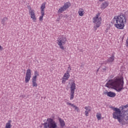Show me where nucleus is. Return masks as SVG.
<instances>
[{
    "label": "nucleus",
    "instance_id": "obj_31",
    "mask_svg": "<svg viewBox=\"0 0 128 128\" xmlns=\"http://www.w3.org/2000/svg\"><path fill=\"white\" fill-rule=\"evenodd\" d=\"M88 112H90L85 111V114H86V116H88Z\"/></svg>",
    "mask_w": 128,
    "mask_h": 128
},
{
    "label": "nucleus",
    "instance_id": "obj_14",
    "mask_svg": "<svg viewBox=\"0 0 128 128\" xmlns=\"http://www.w3.org/2000/svg\"><path fill=\"white\" fill-rule=\"evenodd\" d=\"M78 14L80 16H84V14H85L84 10L82 8H80L78 10Z\"/></svg>",
    "mask_w": 128,
    "mask_h": 128
},
{
    "label": "nucleus",
    "instance_id": "obj_10",
    "mask_svg": "<svg viewBox=\"0 0 128 128\" xmlns=\"http://www.w3.org/2000/svg\"><path fill=\"white\" fill-rule=\"evenodd\" d=\"M70 96H74V90H76V83L74 82H72L70 86Z\"/></svg>",
    "mask_w": 128,
    "mask_h": 128
},
{
    "label": "nucleus",
    "instance_id": "obj_5",
    "mask_svg": "<svg viewBox=\"0 0 128 128\" xmlns=\"http://www.w3.org/2000/svg\"><path fill=\"white\" fill-rule=\"evenodd\" d=\"M68 40L64 36H61L57 40V44L59 46L61 50H64V44H66Z\"/></svg>",
    "mask_w": 128,
    "mask_h": 128
},
{
    "label": "nucleus",
    "instance_id": "obj_29",
    "mask_svg": "<svg viewBox=\"0 0 128 128\" xmlns=\"http://www.w3.org/2000/svg\"><path fill=\"white\" fill-rule=\"evenodd\" d=\"M126 46L127 48H128V36L127 38V39L126 40Z\"/></svg>",
    "mask_w": 128,
    "mask_h": 128
},
{
    "label": "nucleus",
    "instance_id": "obj_27",
    "mask_svg": "<svg viewBox=\"0 0 128 128\" xmlns=\"http://www.w3.org/2000/svg\"><path fill=\"white\" fill-rule=\"evenodd\" d=\"M67 104H68V106H72V108L74 107V104H72V103H70L68 102L66 103Z\"/></svg>",
    "mask_w": 128,
    "mask_h": 128
},
{
    "label": "nucleus",
    "instance_id": "obj_32",
    "mask_svg": "<svg viewBox=\"0 0 128 128\" xmlns=\"http://www.w3.org/2000/svg\"><path fill=\"white\" fill-rule=\"evenodd\" d=\"M3 50L2 46L0 45V50Z\"/></svg>",
    "mask_w": 128,
    "mask_h": 128
},
{
    "label": "nucleus",
    "instance_id": "obj_9",
    "mask_svg": "<svg viewBox=\"0 0 128 128\" xmlns=\"http://www.w3.org/2000/svg\"><path fill=\"white\" fill-rule=\"evenodd\" d=\"M30 78H32V70L28 68L26 72V76L25 77V82L28 84L30 80Z\"/></svg>",
    "mask_w": 128,
    "mask_h": 128
},
{
    "label": "nucleus",
    "instance_id": "obj_21",
    "mask_svg": "<svg viewBox=\"0 0 128 128\" xmlns=\"http://www.w3.org/2000/svg\"><path fill=\"white\" fill-rule=\"evenodd\" d=\"M32 84L33 88H38V83H36V80H32Z\"/></svg>",
    "mask_w": 128,
    "mask_h": 128
},
{
    "label": "nucleus",
    "instance_id": "obj_23",
    "mask_svg": "<svg viewBox=\"0 0 128 128\" xmlns=\"http://www.w3.org/2000/svg\"><path fill=\"white\" fill-rule=\"evenodd\" d=\"M70 70H72V68L70 66H69L68 68L66 73L70 74Z\"/></svg>",
    "mask_w": 128,
    "mask_h": 128
},
{
    "label": "nucleus",
    "instance_id": "obj_1",
    "mask_svg": "<svg viewBox=\"0 0 128 128\" xmlns=\"http://www.w3.org/2000/svg\"><path fill=\"white\" fill-rule=\"evenodd\" d=\"M105 86L108 88H114L117 92H120L124 88V77L118 76L113 79H110L106 84Z\"/></svg>",
    "mask_w": 128,
    "mask_h": 128
},
{
    "label": "nucleus",
    "instance_id": "obj_24",
    "mask_svg": "<svg viewBox=\"0 0 128 128\" xmlns=\"http://www.w3.org/2000/svg\"><path fill=\"white\" fill-rule=\"evenodd\" d=\"M73 108H74L76 110V112H80V108H78V107L76 106V105H74L73 106Z\"/></svg>",
    "mask_w": 128,
    "mask_h": 128
},
{
    "label": "nucleus",
    "instance_id": "obj_20",
    "mask_svg": "<svg viewBox=\"0 0 128 128\" xmlns=\"http://www.w3.org/2000/svg\"><path fill=\"white\" fill-rule=\"evenodd\" d=\"M114 60V56H112L108 58L107 60L108 62H112Z\"/></svg>",
    "mask_w": 128,
    "mask_h": 128
},
{
    "label": "nucleus",
    "instance_id": "obj_12",
    "mask_svg": "<svg viewBox=\"0 0 128 128\" xmlns=\"http://www.w3.org/2000/svg\"><path fill=\"white\" fill-rule=\"evenodd\" d=\"M108 6V2H104L102 4L100 8L101 10H104L105 8H106Z\"/></svg>",
    "mask_w": 128,
    "mask_h": 128
},
{
    "label": "nucleus",
    "instance_id": "obj_6",
    "mask_svg": "<svg viewBox=\"0 0 128 128\" xmlns=\"http://www.w3.org/2000/svg\"><path fill=\"white\" fill-rule=\"evenodd\" d=\"M100 13H98L93 18V23L96 24V26L94 28L96 30V28H100V24H102V17H100Z\"/></svg>",
    "mask_w": 128,
    "mask_h": 128
},
{
    "label": "nucleus",
    "instance_id": "obj_7",
    "mask_svg": "<svg viewBox=\"0 0 128 128\" xmlns=\"http://www.w3.org/2000/svg\"><path fill=\"white\" fill-rule=\"evenodd\" d=\"M71 6L70 2H66L64 4V5L58 9V13L59 14H62L63 12H65L66 10L68 8H70Z\"/></svg>",
    "mask_w": 128,
    "mask_h": 128
},
{
    "label": "nucleus",
    "instance_id": "obj_11",
    "mask_svg": "<svg viewBox=\"0 0 128 128\" xmlns=\"http://www.w3.org/2000/svg\"><path fill=\"white\" fill-rule=\"evenodd\" d=\"M70 75L68 73L66 72L62 78V84H66V82L70 78Z\"/></svg>",
    "mask_w": 128,
    "mask_h": 128
},
{
    "label": "nucleus",
    "instance_id": "obj_15",
    "mask_svg": "<svg viewBox=\"0 0 128 128\" xmlns=\"http://www.w3.org/2000/svg\"><path fill=\"white\" fill-rule=\"evenodd\" d=\"M46 2H44L40 6V12H44V8H46Z\"/></svg>",
    "mask_w": 128,
    "mask_h": 128
},
{
    "label": "nucleus",
    "instance_id": "obj_8",
    "mask_svg": "<svg viewBox=\"0 0 128 128\" xmlns=\"http://www.w3.org/2000/svg\"><path fill=\"white\" fill-rule=\"evenodd\" d=\"M28 14H29V15L30 16V18H32L34 22H36L37 18H36V11H34V10L30 8L29 10Z\"/></svg>",
    "mask_w": 128,
    "mask_h": 128
},
{
    "label": "nucleus",
    "instance_id": "obj_19",
    "mask_svg": "<svg viewBox=\"0 0 128 128\" xmlns=\"http://www.w3.org/2000/svg\"><path fill=\"white\" fill-rule=\"evenodd\" d=\"M41 16L39 17V20L40 22H42L44 20V12H40Z\"/></svg>",
    "mask_w": 128,
    "mask_h": 128
},
{
    "label": "nucleus",
    "instance_id": "obj_25",
    "mask_svg": "<svg viewBox=\"0 0 128 128\" xmlns=\"http://www.w3.org/2000/svg\"><path fill=\"white\" fill-rule=\"evenodd\" d=\"M85 110L86 112H90V106H86Z\"/></svg>",
    "mask_w": 128,
    "mask_h": 128
},
{
    "label": "nucleus",
    "instance_id": "obj_18",
    "mask_svg": "<svg viewBox=\"0 0 128 128\" xmlns=\"http://www.w3.org/2000/svg\"><path fill=\"white\" fill-rule=\"evenodd\" d=\"M12 120H9L8 121V122L6 124L5 128H12Z\"/></svg>",
    "mask_w": 128,
    "mask_h": 128
},
{
    "label": "nucleus",
    "instance_id": "obj_34",
    "mask_svg": "<svg viewBox=\"0 0 128 128\" xmlns=\"http://www.w3.org/2000/svg\"><path fill=\"white\" fill-rule=\"evenodd\" d=\"M104 0H99V2H104Z\"/></svg>",
    "mask_w": 128,
    "mask_h": 128
},
{
    "label": "nucleus",
    "instance_id": "obj_4",
    "mask_svg": "<svg viewBox=\"0 0 128 128\" xmlns=\"http://www.w3.org/2000/svg\"><path fill=\"white\" fill-rule=\"evenodd\" d=\"M44 128H56L58 125L56 122L52 118H48L47 119V122L43 124Z\"/></svg>",
    "mask_w": 128,
    "mask_h": 128
},
{
    "label": "nucleus",
    "instance_id": "obj_2",
    "mask_svg": "<svg viewBox=\"0 0 128 128\" xmlns=\"http://www.w3.org/2000/svg\"><path fill=\"white\" fill-rule=\"evenodd\" d=\"M112 110L114 111L112 114L114 118L118 120V122L122 126L128 124V110L122 115V110L118 108L112 107Z\"/></svg>",
    "mask_w": 128,
    "mask_h": 128
},
{
    "label": "nucleus",
    "instance_id": "obj_33",
    "mask_svg": "<svg viewBox=\"0 0 128 128\" xmlns=\"http://www.w3.org/2000/svg\"><path fill=\"white\" fill-rule=\"evenodd\" d=\"M70 100H74V96H71Z\"/></svg>",
    "mask_w": 128,
    "mask_h": 128
},
{
    "label": "nucleus",
    "instance_id": "obj_16",
    "mask_svg": "<svg viewBox=\"0 0 128 128\" xmlns=\"http://www.w3.org/2000/svg\"><path fill=\"white\" fill-rule=\"evenodd\" d=\"M105 94H106L108 96H116V94L114 92H107L105 93Z\"/></svg>",
    "mask_w": 128,
    "mask_h": 128
},
{
    "label": "nucleus",
    "instance_id": "obj_26",
    "mask_svg": "<svg viewBox=\"0 0 128 128\" xmlns=\"http://www.w3.org/2000/svg\"><path fill=\"white\" fill-rule=\"evenodd\" d=\"M38 76H37L36 75H34V76H33L32 78V80H36Z\"/></svg>",
    "mask_w": 128,
    "mask_h": 128
},
{
    "label": "nucleus",
    "instance_id": "obj_17",
    "mask_svg": "<svg viewBox=\"0 0 128 128\" xmlns=\"http://www.w3.org/2000/svg\"><path fill=\"white\" fill-rule=\"evenodd\" d=\"M58 120L60 122V126L64 127L66 126V124L64 123V121L62 120V118H59Z\"/></svg>",
    "mask_w": 128,
    "mask_h": 128
},
{
    "label": "nucleus",
    "instance_id": "obj_28",
    "mask_svg": "<svg viewBox=\"0 0 128 128\" xmlns=\"http://www.w3.org/2000/svg\"><path fill=\"white\" fill-rule=\"evenodd\" d=\"M5 22H6V19L3 18L2 20V24H4Z\"/></svg>",
    "mask_w": 128,
    "mask_h": 128
},
{
    "label": "nucleus",
    "instance_id": "obj_30",
    "mask_svg": "<svg viewBox=\"0 0 128 128\" xmlns=\"http://www.w3.org/2000/svg\"><path fill=\"white\" fill-rule=\"evenodd\" d=\"M34 76H40V74H38V72L37 71L34 72Z\"/></svg>",
    "mask_w": 128,
    "mask_h": 128
},
{
    "label": "nucleus",
    "instance_id": "obj_13",
    "mask_svg": "<svg viewBox=\"0 0 128 128\" xmlns=\"http://www.w3.org/2000/svg\"><path fill=\"white\" fill-rule=\"evenodd\" d=\"M128 108V104L125 106H122V107H120V110H121L122 112H124V114H126V112L128 110H125V108Z\"/></svg>",
    "mask_w": 128,
    "mask_h": 128
},
{
    "label": "nucleus",
    "instance_id": "obj_22",
    "mask_svg": "<svg viewBox=\"0 0 128 128\" xmlns=\"http://www.w3.org/2000/svg\"><path fill=\"white\" fill-rule=\"evenodd\" d=\"M96 118L98 120H100L102 118V114L100 113H97Z\"/></svg>",
    "mask_w": 128,
    "mask_h": 128
},
{
    "label": "nucleus",
    "instance_id": "obj_3",
    "mask_svg": "<svg viewBox=\"0 0 128 128\" xmlns=\"http://www.w3.org/2000/svg\"><path fill=\"white\" fill-rule=\"evenodd\" d=\"M112 20L114 22V26L116 28H118V30H124L128 18L126 14H120V15L114 16Z\"/></svg>",
    "mask_w": 128,
    "mask_h": 128
}]
</instances>
